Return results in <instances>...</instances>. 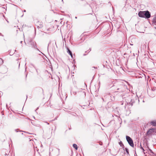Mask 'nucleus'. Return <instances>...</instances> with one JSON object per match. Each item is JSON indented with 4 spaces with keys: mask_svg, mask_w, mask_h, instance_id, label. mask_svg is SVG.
<instances>
[{
    "mask_svg": "<svg viewBox=\"0 0 156 156\" xmlns=\"http://www.w3.org/2000/svg\"><path fill=\"white\" fill-rule=\"evenodd\" d=\"M58 151H59V149H58Z\"/></svg>",
    "mask_w": 156,
    "mask_h": 156,
    "instance_id": "16",
    "label": "nucleus"
},
{
    "mask_svg": "<svg viewBox=\"0 0 156 156\" xmlns=\"http://www.w3.org/2000/svg\"><path fill=\"white\" fill-rule=\"evenodd\" d=\"M127 154H129V150L127 148H125Z\"/></svg>",
    "mask_w": 156,
    "mask_h": 156,
    "instance_id": "10",
    "label": "nucleus"
},
{
    "mask_svg": "<svg viewBox=\"0 0 156 156\" xmlns=\"http://www.w3.org/2000/svg\"><path fill=\"white\" fill-rule=\"evenodd\" d=\"M122 144V142H120V144Z\"/></svg>",
    "mask_w": 156,
    "mask_h": 156,
    "instance_id": "14",
    "label": "nucleus"
},
{
    "mask_svg": "<svg viewBox=\"0 0 156 156\" xmlns=\"http://www.w3.org/2000/svg\"><path fill=\"white\" fill-rule=\"evenodd\" d=\"M138 16L139 17L146 18H149L151 17L150 13L148 11H140L138 13Z\"/></svg>",
    "mask_w": 156,
    "mask_h": 156,
    "instance_id": "1",
    "label": "nucleus"
},
{
    "mask_svg": "<svg viewBox=\"0 0 156 156\" xmlns=\"http://www.w3.org/2000/svg\"><path fill=\"white\" fill-rule=\"evenodd\" d=\"M24 12H26V10H24Z\"/></svg>",
    "mask_w": 156,
    "mask_h": 156,
    "instance_id": "17",
    "label": "nucleus"
},
{
    "mask_svg": "<svg viewBox=\"0 0 156 156\" xmlns=\"http://www.w3.org/2000/svg\"><path fill=\"white\" fill-rule=\"evenodd\" d=\"M22 41H20V43H22Z\"/></svg>",
    "mask_w": 156,
    "mask_h": 156,
    "instance_id": "15",
    "label": "nucleus"
},
{
    "mask_svg": "<svg viewBox=\"0 0 156 156\" xmlns=\"http://www.w3.org/2000/svg\"><path fill=\"white\" fill-rule=\"evenodd\" d=\"M68 53L69 54L71 57L73 58V55L71 51L68 48Z\"/></svg>",
    "mask_w": 156,
    "mask_h": 156,
    "instance_id": "6",
    "label": "nucleus"
},
{
    "mask_svg": "<svg viewBox=\"0 0 156 156\" xmlns=\"http://www.w3.org/2000/svg\"><path fill=\"white\" fill-rule=\"evenodd\" d=\"M73 147L75 148L76 150L77 149V146L76 144H73Z\"/></svg>",
    "mask_w": 156,
    "mask_h": 156,
    "instance_id": "9",
    "label": "nucleus"
},
{
    "mask_svg": "<svg viewBox=\"0 0 156 156\" xmlns=\"http://www.w3.org/2000/svg\"><path fill=\"white\" fill-rule=\"evenodd\" d=\"M18 129H16L15 130V131L16 132H18V131L17 130Z\"/></svg>",
    "mask_w": 156,
    "mask_h": 156,
    "instance_id": "13",
    "label": "nucleus"
},
{
    "mask_svg": "<svg viewBox=\"0 0 156 156\" xmlns=\"http://www.w3.org/2000/svg\"><path fill=\"white\" fill-rule=\"evenodd\" d=\"M148 93L149 95L151 97H153L154 96V92L152 90H151Z\"/></svg>",
    "mask_w": 156,
    "mask_h": 156,
    "instance_id": "3",
    "label": "nucleus"
},
{
    "mask_svg": "<svg viewBox=\"0 0 156 156\" xmlns=\"http://www.w3.org/2000/svg\"><path fill=\"white\" fill-rule=\"evenodd\" d=\"M152 21L153 23L155 25H156V16L154 18Z\"/></svg>",
    "mask_w": 156,
    "mask_h": 156,
    "instance_id": "8",
    "label": "nucleus"
},
{
    "mask_svg": "<svg viewBox=\"0 0 156 156\" xmlns=\"http://www.w3.org/2000/svg\"><path fill=\"white\" fill-rule=\"evenodd\" d=\"M0 60L1 61V64H2L3 63V61L2 59L1 58H0Z\"/></svg>",
    "mask_w": 156,
    "mask_h": 156,
    "instance_id": "11",
    "label": "nucleus"
},
{
    "mask_svg": "<svg viewBox=\"0 0 156 156\" xmlns=\"http://www.w3.org/2000/svg\"><path fill=\"white\" fill-rule=\"evenodd\" d=\"M154 131V129H149L147 132V135H150Z\"/></svg>",
    "mask_w": 156,
    "mask_h": 156,
    "instance_id": "4",
    "label": "nucleus"
},
{
    "mask_svg": "<svg viewBox=\"0 0 156 156\" xmlns=\"http://www.w3.org/2000/svg\"><path fill=\"white\" fill-rule=\"evenodd\" d=\"M150 123L151 125L154 126H156V120L152 121Z\"/></svg>",
    "mask_w": 156,
    "mask_h": 156,
    "instance_id": "5",
    "label": "nucleus"
},
{
    "mask_svg": "<svg viewBox=\"0 0 156 156\" xmlns=\"http://www.w3.org/2000/svg\"><path fill=\"white\" fill-rule=\"evenodd\" d=\"M32 45L34 48H37V45L35 42H33L32 43Z\"/></svg>",
    "mask_w": 156,
    "mask_h": 156,
    "instance_id": "7",
    "label": "nucleus"
},
{
    "mask_svg": "<svg viewBox=\"0 0 156 156\" xmlns=\"http://www.w3.org/2000/svg\"><path fill=\"white\" fill-rule=\"evenodd\" d=\"M126 140L129 145L132 147L134 146L133 141L132 139L129 136H126Z\"/></svg>",
    "mask_w": 156,
    "mask_h": 156,
    "instance_id": "2",
    "label": "nucleus"
},
{
    "mask_svg": "<svg viewBox=\"0 0 156 156\" xmlns=\"http://www.w3.org/2000/svg\"><path fill=\"white\" fill-rule=\"evenodd\" d=\"M140 148L143 150V151L144 152V148L143 147H141Z\"/></svg>",
    "mask_w": 156,
    "mask_h": 156,
    "instance_id": "12",
    "label": "nucleus"
}]
</instances>
